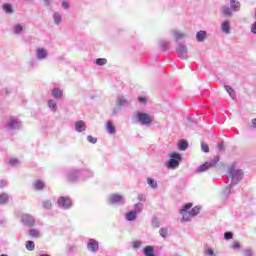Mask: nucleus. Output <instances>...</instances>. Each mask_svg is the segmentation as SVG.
<instances>
[{
    "label": "nucleus",
    "mask_w": 256,
    "mask_h": 256,
    "mask_svg": "<svg viewBox=\"0 0 256 256\" xmlns=\"http://www.w3.org/2000/svg\"><path fill=\"white\" fill-rule=\"evenodd\" d=\"M87 249L90 253H97V251H99V242L95 239H89L87 242Z\"/></svg>",
    "instance_id": "f8f14e48"
},
{
    "label": "nucleus",
    "mask_w": 256,
    "mask_h": 256,
    "mask_svg": "<svg viewBox=\"0 0 256 256\" xmlns=\"http://www.w3.org/2000/svg\"><path fill=\"white\" fill-rule=\"evenodd\" d=\"M62 7H63V9H69V2L63 1L62 2Z\"/></svg>",
    "instance_id": "864d4df0"
},
{
    "label": "nucleus",
    "mask_w": 256,
    "mask_h": 256,
    "mask_svg": "<svg viewBox=\"0 0 256 256\" xmlns=\"http://www.w3.org/2000/svg\"><path fill=\"white\" fill-rule=\"evenodd\" d=\"M176 53L179 59L189 58V51L187 49V46H185L184 44H178V46L176 47Z\"/></svg>",
    "instance_id": "6e6552de"
},
{
    "label": "nucleus",
    "mask_w": 256,
    "mask_h": 256,
    "mask_svg": "<svg viewBox=\"0 0 256 256\" xmlns=\"http://www.w3.org/2000/svg\"><path fill=\"white\" fill-rule=\"evenodd\" d=\"M221 31L222 33H224L225 35H229V33H231V23L229 21H224L221 24Z\"/></svg>",
    "instance_id": "a211bd4d"
},
{
    "label": "nucleus",
    "mask_w": 256,
    "mask_h": 256,
    "mask_svg": "<svg viewBox=\"0 0 256 256\" xmlns=\"http://www.w3.org/2000/svg\"><path fill=\"white\" fill-rule=\"evenodd\" d=\"M23 29H25V25H23V24H15L13 26V33L15 35H21V33H23Z\"/></svg>",
    "instance_id": "aec40b11"
},
{
    "label": "nucleus",
    "mask_w": 256,
    "mask_h": 256,
    "mask_svg": "<svg viewBox=\"0 0 256 256\" xmlns=\"http://www.w3.org/2000/svg\"><path fill=\"white\" fill-rule=\"evenodd\" d=\"M170 33L172 37H174L175 41H181L182 39H185L187 37L186 33L177 30H172Z\"/></svg>",
    "instance_id": "2eb2a0df"
},
{
    "label": "nucleus",
    "mask_w": 256,
    "mask_h": 256,
    "mask_svg": "<svg viewBox=\"0 0 256 256\" xmlns=\"http://www.w3.org/2000/svg\"><path fill=\"white\" fill-rule=\"evenodd\" d=\"M160 47L163 49V51H165L167 47H169V41H166V40L160 41Z\"/></svg>",
    "instance_id": "ea45409f"
},
{
    "label": "nucleus",
    "mask_w": 256,
    "mask_h": 256,
    "mask_svg": "<svg viewBox=\"0 0 256 256\" xmlns=\"http://www.w3.org/2000/svg\"><path fill=\"white\" fill-rule=\"evenodd\" d=\"M159 220H157V219H153V221H152V226L153 227H155L156 229L159 227Z\"/></svg>",
    "instance_id": "3c124183"
},
{
    "label": "nucleus",
    "mask_w": 256,
    "mask_h": 256,
    "mask_svg": "<svg viewBox=\"0 0 256 256\" xmlns=\"http://www.w3.org/2000/svg\"><path fill=\"white\" fill-rule=\"evenodd\" d=\"M147 97L146 96H139L138 97V101L139 103H141L142 105H145V103H147Z\"/></svg>",
    "instance_id": "37998d69"
},
{
    "label": "nucleus",
    "mask_w": 256,
    "mask_h": 256,
    "mask_svg": "<svg viewBox=\"0 0 256 256\" xmlns=\"http://www.w3.org/2000/svg\"><path fill=\"white\" fill-rule=\"evenodd\" d=\"M106 130L108 131V133L110 135H115V126H113V122L112 121H108L106 124Z\"/></svg>",
    "instance_id": "5701e85b"
},
{
    "label": "nucleus",
    "mask_w": 256,
    "mask_h": 256,
    "mask_svg": "<svg viewBox=\"0 0 256 256\" xmlns=\"http://www.w3.org/2000/svg\"><path fill=\"white\" fill-rule=\"evenodd\" d=\"M223 193L224 195H229L231 193V184L224 189Z\"/></svg>",
    "instance_id": "09e8293b"
},
{
    "label": "nucleus",
    "mask_w": 256,
    "mask_h": 256,
    "mask_svg": "<svg viewBox=\"0 0 256 256\" xmlns=\"http://www.w3.org/2000/svg\"><path fill=\"white\" fill-rule=\"evenodd\" d=\"M21 223L25 227H35V218L31 214H23L21 216Z\"/></svg>",
    "instance_id": "9d476101"
},
{
    "label": "nucleus",
    "mask_w": 256,
    "mask_h": 256,
    "mask_svg": "<svg viewBox=\"0 0 256 256\" xmlns=\"http://www.w3.org/2000/svg\"><path fill=\"white\" fill-rule=\"evenodd\" d=\"M70 251H77V247L71 246V247H70Z\"/></svg>",
    "instance_id": "680f3d73"
},
{
    "label": "nucleus",
    "mask_w": 256,
    "mask_h": 256,
    "mask_svg": "<svg viewBox=\"0 0 256 256\" xmlns=\"http://www.w3.org/2000/svg\"><path fill=\"white\" fill-rule=\"evenodd\" d=\"M29 235H30V237H34L35 239H39V237H41V232H39V230H37V229H30L29 230Z\"/></svg>",
    "instance_id": "bb28decb"
},
{
    "label": "nucleus",
    "mask_w": 256,
    "mask_h": 256,
    "mask_svg": "<svg viewBox=\"0 0 256 256\" xmlns=\"http://www.w3.org/2000/svg\"><path fill=\"white\" fill-rule=\"evenodd\" d=\"M3 11H5V13L11 14L13 13V6L9 3H6L3 5Z\"/></svg>",
    "instance_id": "2f4dec72"
},
{
    "label": "nucleus",
    "mask_w": 256,
    "mask_h": 256,
    "mask_svg": "<svg viewBox=\"0 0 256 256\" xmlns=\"http://www.w3.org/2000/svg\"><path fill=\"white\" fill-rule=\"evenodd\" d=\"M217 147H218L219 151H223V149H224L223 143H218Z\"/></svg>",
    "instance_id": "13d9d810"
},
{
    "label": "nucleus",
    "mask_w": 256,
    "mask_h": 256,
    "mask_svg": "<svg viewBox=\"0 0 256 256\" xmlns=\"http://www.w3.org/2000/svg\"><path fill=\"white\" fill-rule=\"evenodd\" d=\"M188 147H189V143L185 140H181L178 143V149H180V151H187Z\"/></svg>",
    "instance_id": "393cba45"
},
{
    "label": "nucleus",
    "mask_w": 256,
    "mask_h": 256,
    "mask_svg": "<svg viewBox=\"0 0 256 256\" xmlns=\"http://www.w3.org/2000/svg\"><path fill=\"white\" fill-rule=\"evenodd\" d=\"M0 187H7V181L0 180Z\"/></svg>",
    "instance_id": "6e6d98bb"
},
{
    "label": "nucleus",
    "mask_w": 256,
    "mask_h": 256,
    "mask_svg": "<svg viewBox=\"0 0 256 256\" xmlns=\"http://www.w3.org/2000/svg\"><path fill=\"white\" fill-rule=\"evenodd\" d=\"M252 127H256V118L252 119Z\"/></svg>",
    "instance_id": "052dcab7"
},
{
    "label": "nucleus",
    "mask_w": 256,
    "mask_h": 256,
    "mask_svg": "<svg viewBox=\"0 0 256 256\" xmlns=\"http://www.w3.org/2000/svg\"><path fill=\"white\" fill-rule=\"evenodd\" d=\"M245 256H253V251L245 250Z\"/></svg>",
    "instance_id": "4d7b16f0"
},
{
    "label": "nucleus",
    "mask_w": 256,
    "mask_h": 256,
    "mask_svg": "<svg viewBox=\"0 0 256 256\" xmlns=\"http://www.w3.org/2000/svg\"><path fill=\"white\" fill-rule=\"evenodd\" d=\"M201 150H202L204 153H209V145H207L206 143L202 142V143H201Z\"/></svg>",
    "instance_id": "a19ab883"
},
{
    "label": "nucleus",
    "mask_w": 256,
    "mask_h": 256,
    "mask_svg": "<svg viewBox=\"0 0 256 256\" xmlns=\"http://www.w3.org/2000/svg\"><path fill=\"white\" fill-rule=\"evenodd\" d=\"M240 245H239V242H235L234 245L232 246V249L234 250H237V249H240Z\"/></svg>",
    "instance_id": "5fc2aeb1"
},
{
    "label": "nucleus",
    "mask_w": 256,
    "mask_h": 256,
    "mask_svg": "<svg viewBox=\"0 0 256 256\" xmlns=\"http://www.w3.org/2000/svg\"><path fill=\"white\" fill-rule=\"evenodd\" d=\"M224 89H225V91H227V93L229 94L231 99H235L237 97L235 90H233V88H231L230 86H224Z\"/></svg>",
    "instance_id": "a878e982"
},
{
    "label": "nucleus",
    "mask_w": 256,
    "mask_h": 256,
    "mask_svg": "<svg viewBox=\"0 0 256 256\" xmlns=\"http://www.w3.org/2000/svg\"><path fill=\"white\" fill-rule=\"evenodd\" d=\"M174 256H179V254H175Z\"/></svg>",
    "instance_id": "69168bd1"
},
{
    "label": "nucleus",
    "mask_w": 256,
    "mask_h": 256,
    "mask_svg": "<svg viewBox=\"0 0 256 256\" xmlns=\"http://www.w3.org/2000/svg\"><path fill=\"white\" fill-rule=\"evenodd\" d=\"M141 240H135L132 242V249H140L141 248Z\"/></svg>",
    "instance_id": "58836bf2"
},
{
    "label": "nucleus",
    "mask_w": 256,
    "mask_h": 256,
    "mask_svg": "<svg viewBox=\"0 0 256 256\" xmlns=\"http://www.w3.org/2000/svg\"><path fill=\"white\" fill-rule=\"evenodd\" d=\"M217 163H219L218 158H215L212 161L206 162L197 168L196 173H205V171H209V169L215 167V165H217Z\"/></svg>",
    "instance_id": "423d86ee"
},
{
    "label": "nucleus",
    "mask_w": 256,
    "mask_h": 256,
    "mask_svg": "<svg viewBox=\"0 0 256 256\" xmlns=\"http://www.w3.org/2000/svg\"><path fill=\"white\" fill-rule=\"evenodd\" d=\"M75 131H77V133H83V131H87V125L85 124V121H77L75 123Z\"/></svg>",
    "instance_id": "4468645a"
},
{
    "label": "nucleus",
    "mask_w": 256,
    "mask_h": 256,
    "mask_svg": "<svg viewBox=\"0 0 256 256\" xmlns=\"http://www.w3.org/2000/svg\"><path fill=\"white\" fill-rule=\"evenodd\" d=\"M147 183L150 187H152V189H157V182L152 178H148Z\"/></svg>",
    "instance_id": "4c0bfd02"
},
{
    "label": "nucleus",
    "mask_w": 256,
    "mask_h": 256,
    "mask_svg": "<svg viewBox=\"0 0 256 256\" xmlns=\"http://www.w3.org/2000/svg\"><path fill=\"white\" fill-rule=\"evenodd\" d=\"M169 233V230H167V228H161L159 230V235L160 237H162L163 239H167V235Z\"/></svg>",
    "instance_id": "f704fd0d"
},
{
    "label": "nucleus",
    "mask_w": 256,
    "mask_h": 256,
    "mask_svg": "<svg viewBox=\"0 0 256 256\" xmlns=\"http://www.w3.org/2000/svg\"><path fill=\"white\" fill-rule=\"evenodd\" d=\"M137 219V214L134 211H130L126 214L127 221H135Z\"/></svg>",
    "instance_id": "7c9ffc66"
},
{
    "label": "nucleus",
    "mask_w": 256,
    "mask_h": 256,
    "mask_svg": "<svg viewBox=\"0 0 256 256\" xmlns=\"http://www.w3.org/2000/svg\"><path fill=\"white\" fill-rule=\"evenodd\" d=\"M251 33L256 35V21L251 25Z\"/></svg>",
    "instance_id": "8fccbe9b"
},
{
    "label": "nucleus",
    "mask_w": 256,
    "mask_h": 256,
    "mask_svg": "<svg viewBox=\"0 0 256 256\" xmlns=\"http://www.w3.org/2000/svg\"><path fill=\"white\" fill-rule=\"evenodd\" d=\"M96 65H99L100 67H103V65H107V59L105 58H98L95 61Z\"/></svg>",
    "instance_id": "e433bc0d"
},
{
    "label": "nucleus",
    "mask_w": 256,
    "mask_h": 256,
    "mask_svg": "<svg viewBox=\"0 0 256 256\" xmlns=\"http://www.w3.org/2000/svg\"><path fill=\"white\" fill-rule=\"evenodd\" d=\"M79 179V171L78 170H71L68 173V181L71 183H75Z\"/></svg>",
    "instance_id": "f3484780"
},
{
    "label": "nucleus",
    "mask_w": 256,
    "mask_h": 256,
    "mask_svg": "<svg viewBox=\"0 0 256 256\" xmlns=\"http://www.w3.org/2000/svg\"><path fill=\"white\" fill-rule=\"evenodd\" d=\"M138 200H139V201H142V202H145V201L147 200V198L145 197V195L139 194V195H138Z\"/></svg>",
    "instance_id": "603ef678"
},
{
    "label": "nucleus",
    "mask_w": 256,
    "mask_h": 256,
    "mask_svg": "<svg viewBox=\"0 0 256 256\" xmlns=\"http://www.w3.org/2000/svg\"><path fill=\"white\" fill-rule=\"evenodd\" d=\"M6 129L8 131H17L23 127V124L21 123V120H19L16 117H10L6 123Z\"/></svg>",
    "instance_id": "39448f33"
},
{
    "label": "nucleus",
    "mask_w": 256,
    "mask_h": 256,
    "mask_svg": "<svg viewBox=\"0 0 256 256\" xmlns=\"http://www.w3.org/2000/svg\"><path fill=\"white\" fill-rule=\"evenodd\" d=\"M53 20L55 25H61V21H63V16L59 12H54Z\"/></svg>",
    "instance_id": "4be33fe9"
},
{
    "label": "nucleus",
    "mask_w": 256,
    "mask_h": 256,
    "mask_svg": "<svg viewBox=\"0 0 256 256\" xmlns=\"http://www.w3.org/2000/svg\"><path fill=\"white\" fill-rule=\"evenodd\" d=\"M191 207H193V203H187L182 206V209L180 210V215H182L181 221H191L192 217H197V215H199V211H201V207L196 206L192 209ZM189 209H191L190 212H189Z\"/></svg>",
    "instance_id": "f257e3e1"
},
{
    "label": "nucleus",
    "mask_w": 256,
    "mask_h": 256,
    "mask_svg": "<svg viewBox=\"0 0 256 256\" xmlns=\"http://www.w3.org/2000/svg\"><path fill=\"white\" fill-rule=\"evenodd\" d=\"M141 211H143V203L138 202L137 204H135L133 212L137 214L141 213Z\"/></svg>",
    "instance_id": "473e14b6"
},
{
    "label": "nucleus",
    "mask_w": 256,
    "mask_h": 256,
    "mask_svg": "<svg viewBox=\"0 0 256 256\" xmlns=\"http://www.w3.org/2000/svg\"><path fill=\"white\" fill-rule=\"evenodd\" d=\"M144 255L145 256H156L152 246H147L144 248Z\"/></svg>",
    "instance_id": "cd10ccee"
},
{
    "label": "nucleus",
    "mask_w": 256,
    "mask_h": 256,
    "mask_svg": "<svg viewBox=\"0 0 256 256\" xmlns=\"http://www.w3.org/2000/svg\"><path fill=\"white\" fill-rule=\"evenodd\" d=\"M229 175L231 177V185H237L243 179V170H235V166H231Z\"/></svg>",
    "instance_id": "20e7f679"
},
{
    "label": "nucleus",
    "mask_w": 256,
    "mask_h": 256,
    "mask_svg": "<svg viewBox=\"0 0 256 256\" xmlns=\"http://www.w3.org/2000/svg\"><path fill=\"white\" fill-rule=\"evenodd\" d=\"M26 249L28 251H35V242L29 240L26 242Z\"/></svg>",
    "instance_id": "72a5a7b5"
},
{
    "label": "nucleus",
    "mask_w": 256,
    "mask_h": 256,
    "mask_svg": "<svg viewBox=\"0 0 256 256\" xmlns=\"http://www.w3.org/2000/svg\"><path fill=\"white\" fill-rule=\"evenodd\" d=\"M80 175H87L88 177H93V172H91L89 170H82L80 172Z\"/></svg>",
    "instance_id": "a18cd8bd"
},
{
    "label": "nucleus",
    "mask_w": 256,
    "mask_h": 256,
    "mask_svg": "<svg viewBox=\"0 0 256 256\" xmlns=\"http://www.w3.org/2000/svg\"><path fill=\"white\" fill-rule=\"evenodd\" d=\"M224 239H226V240L233 239V233L225 232L224 233Z\"/></svg>",
    "instance_id": "de8ad7c7"
},
{
    "label": "nucleus",
    "mask_w": 256,
    "mask_h": 256,
    "mask_svg": "<svg viewBox=\"0 0 256 256\" xmlns=\"http://www.w3.org/2000/svg\"><path fill=\"white\" fill-rule=\"evenodd\" d=\"M182 158H181V154L174 152L172 154H170V159L168 160L166 167L168 169H177V167H179V163H181Z\"/></svg>",
    "instance_id": "7ed1b4c3"
},
{
    "label": "nucleus",
    "mask_w": 256,
    "mask_h": 256,
    "mask_svg": "<svg viewBox=\"0 0 256 256\" xmlns=\"http://www.w3.org/2000/svg\"><path fill=\"white\" fill-rule=\"evenodd\" d=\"M48 107L55 113V111H57V102H55V100H48Z\"/></svg>",
    "instance_id": "c85d7f7f"
},
{
    "label": "nucleus",
    "mask_w": 256,
    "mask_h": 256,
    "mask_svg": "<svg viewBox=\"0 0 256 256\" xmlns=\"http://www.w3.org/2000/svg\"><path fill=\"white\" fill-rule=\"evenodd\" d=\"M109 203L112 205H123L125 203V198L119 194H112L108 198Z\"/></svg>",
    "instance_id": "9b49d317"
},
{
    "label": "nucleus",
    "mask_w": 256,
    "mask_h": 256,
    "mask_svg": "<svg viewBox=\"0 0 256 256\" xmlns=\"http://www.w3.org/2000/svg\"><path fill=\"white\" fill-rule=\"evenodd\" d=\"M52 96L54 97V99H63V90H61L60 88H54L52 90Z\"/></svg>",
    "instance_id": "412c9836"
},
{
    "label": "nucleus",
    "mask_w": 256,
    "mask_h": 256,
    "mask_svg": "<svg viewBox=\"0 0 256 256\" xmlns=\"http://www.w3.org/2000/svg\"><path fill=\"white\" fill-rule=\"evenodd\" d=\"M130 101L125 99V96H118L116 100L117 107H129Z\"/></svg>",
    "instance_id": "ddd939ff"
},
{
    "label": "nucleus",
    "mask_w": 256,
    "mask_h": 256,
    "mask_svg": "<svg viewBox=\"0 0 256 256\" xmlns=\"http://www.w3.org/2000/svg\"><path fill=\"white\" fill-rule=\"evenodd\" d=\"M20 164H21V162L17 158H11L9 160V165H11L12 167H17Z\"/></svg>",
    "instance_id": "c9c22d12"
},
{
    "label": "nucleus",
    "mask_w": 256,
    "mask_h": 256,
    "mask_svg": "<svg viewBox=\"0 0 256 256\" xmlns=\"http://www.w3.org/2000/svg\"><path fill=\"white\" fill-rule=\"evenodd\" d=\"M0 256H7L6 254H2V255H0Z\"/></svg>",
    "instance_id": "0e129e2a"
},
{
    "label": "nucleus",
    "mask_w": 256,
    "mask_h": 256,
    "mask_svg": "<svg viewBox=\"0 0 256 256\" xmlns=\"http://www.w3.org/2000/svg\"><path fill=\"white\" fill-rule=\"evenodd\" d=\"M48 55H49V53L44 48H38L36 50V57L39 60L47 59Z\"/></svg>",
    "instance_id": "dca6fc26"
},
{
    "label": "nucleus",
    "mask_w": 256,
    "mask_h": 256,
    "mask_svg": "<svg viewBox=\"0 0 256 256\" xmlns=\"http://www.w3.org/2000/svg\"><path fill=\"white\" fill-rule=\"evenodd\" d=\"M33 187L36 189V191H41V189L45 188V183H43L41 180H37L33 183Z\"/></svg>",
    "instance_id": "b1692460"
},
{
    "label": "nucleus",
    "mask_w": 256,
    "mask_h": 256,
    "mask_svg": "<svg viewBox=\"0 0 256 256\" xmlns=\"http://www.w3.org/2000/svg\"><path fill=\"white\" fill-rule=\"evenodd\" d=\"M46 6L51 5V0H43Z\"/></svg>",
    "instance_id": "bf43d9fd"
},
{
    "label": "nucleus",
    "mask_w": 256,
    "mask_h": 256,
    "mask_svg": "<svg viewBox=\"0 0 256 256\" xmlns=\"http://www.w3.org/2000/svg\"><path fill=\"white\" fill-rule=\"evenodd\" d=\"M207 39V31L205 30H200L196 33V41L199 43H203Z\"/></svg>",
    "instance_id": "6ab92c4d"
},
{
    "label": "nucleus",
    "mask_w": 256,
    "mask_h": 256,
    "mask_svg": "<svg viewBox=\"0 0 256 256\" xmlns=\"http://www.w3.org/2000/svg\"><path fill=\"white\" fill-rule=\"evenodd\" d=\"M40 256H50V255H48V254H40Z\"/></svg>",
    "instance_id": "e2e57ef3"
},
{
    "label": "nucleus",
    "mask_w": 256,
    "mask_h": 256,
    "mask_svg": "<svg viewBox=\"0 0 256 256\" xmlns=\"http://www.w3.org/2000/svg\"><path fill=\"white\" fill-rule=\"evenodd\" d=\"M204 255H206V256H213V255H215V252L213 251V249L208 248V249H206L204 251Z\"/></svg>",
    "instance_id": "79ce46f5"
},
{
    "label": "nucleus",
    "mask_w": 256,
    "mask_h": 256,
    "mask_svg": "<svg viewBox=\"0 0 256 256\" xmlns=\"http://www.w3.org/2000/svg\"><path fill=\"white\" fill-rule=\"evenodd\" d=\"M57 204L61 209H71L73 202L71 201V198L62 196L58 198Z\"/></svg>",
    "instance_id": "1a4fd4ad"
},
{
    "label": "nucleus",
    "mask_w": 256,
    "mask_h": 256,
    "mask_svg": "<svg viewBox=\"0 0 256 256\" xmlns=\"http://www.w3.org/2000/svg\"><path fill=\"white\" fill-rule=\"evenodd\" d=\"M136 119L141 123V125H151L153 121L149 114L143 112H137Z\"/></svg>",
    "instance_id": "0eeeda50"
},
{
    "label": "nucleus",
    "mask_w": 256,
    "mask_h": 256,
    "mask_svg": "<svg viewBox=\"0 0 256 256\" xmlns=\"http://www.w3.org/2000/svg\"><path fill=\"white\" fill-rule=\"evenodd\" d=\"M221 11L225 17H233V13L241 11V2L237 0H230V7L222 6Z\"/></svg>",
    "instance_id": "f03ea898"
},
{
    "label": "nucleus",
    "mask_w": 256,
    "mask_h": 256,
    "mask_svg": "<svg viewBox=\"0 0 256 256\" xmlns=\"http://www.w3.org/2000/svg\"><path fill=\"white\" fill-rule=\"evenodd\" d=\"M9 201V195L7 193L0 194V205H5Z\"/></svg>",
    "instance_id": "c756f323"
},
{
    "label": "nucleus",
    "mask_w": 256,
    "mask_h": 256,
    "mask_svg": "<svg viewBox=\"0 0 256 256\" xmlns=\"http://www.w3.org/2000/svg\"><path fill=\"white\" fill-rule=\"evenodd\" d=\"M43 207H44V209H51L52 204L49 200H46L43 202Z\"/></svg>",
    "instance_id": "49530a36"
},
{
    "label": "nucleus",
    "mask_w": 256,
    "mask_h": 256,
    "mask_svg": "<svg viewBox=\"0 0 256 256\" xmlns=\"http://www.w3.org/2000/svg\"><path fill=\"white\" fill-rule=\"evenodd\" d=\"M87 141H88L89 143H92L93 145H95V143H97V138H95V137L89 135V136L87 137Z\"/></svg>",
    "instance_id": "c03bdc74"
}]
</instances>
